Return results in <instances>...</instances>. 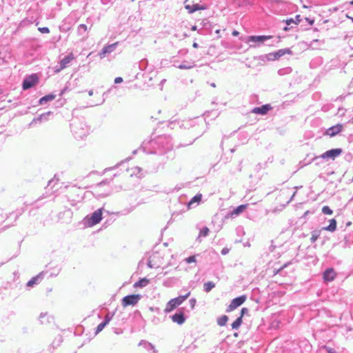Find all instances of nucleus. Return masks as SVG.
Segmentation results:
<instances>
[{
    "label": "nucleus",
    "instance_id": "47",
    "mask_svg": "<svg viewBox=\"0 0 353 353\" xmlns=\"http://www.w3.org/2000/svg\"><path fill=\"white\" fill-rule=\"evenodd\" d=\"M2 93V92L0 90V94Z\"/></svg>",
    "mask_w": 353,
    "mask_h": 353
},
{
    "label": "nucleus",
    "instance_id": "12",
    "mask_svg": "<svg viewBox=\"0 0 353 353\" xmlns=\"http://www.w3.org/2000/svg\"><path fill=\"white\" fill-rule=\"evenodd\" d=\"M272 108L270 104H265L261 107L254 108L252 110V112L255 114L264 115L267 114L269 110H272Z\"/></svg>",
    "mask_w": 353,
    "mask_h": 353
},
{
    "label": "nucleus",
    "instance_id": "41",
    "mask_svg": "<svg viewBox=\"0 0 353 353\" xmlns=\"http://www.w3.org/2000/svg\"><path fill=\"white\" fill-rule=\"evenodd\" d=\"M316 239H317V237H316V236H312V241H316Z\"/></svg>",
    "mask_w": 353,
    "mask_h": 353
},
{
    "label": "nucleus",
    "instance_id": "33",
    "mask_svg": "<svg viewBox=\"0 0 353 353\" xmlns=\"http://www.w3.org/2000/svg\"><path fill=\"white\" fill-rule=\"evenodd\" d=\"M228 252H229V249L227 248H224L221 250V254H223V255L228 254Z\"/></svg>",
    "mask_w": 353,
    "mask_h": 353
},
{
    "label": "nucleus",
    "instance_id": "2",
    "mask_svg": "<svg viewBox=\"0 0 353 353\" xmlns=\"http://www.w3.org/2000/svg\"><path fill=\"white\" fill-rule=\"evenodd\" d=\"M39 78L37 74H32L23 80L22 84V88L24 90H28L32 87H34L39 83Z\"/></svg>",
    "mask_w": 353,
    "mask_h": 353
},
{
    "label": "nucleus",
    "instance_id": "3",
    "mask_svg": "<svg viewBox=\"0 0 353 353\" xmlns=\"http://www.w3.org/2000/svg\"><path fill=\"white\" fill-rule=\"evenodd\" d=\"M140 294H131L124 296L121 300L122 306L126 307L129 305H135L141 299Z\"/></svg>",
    "mask_w": 353,
    "mask_h": 353
},
{
    "label": "nucleus",
    "instance_id": "8",
    "mask_svg": "<svg viewBox=\"0 0 353 353\" xmlns=\"http://www.w3.org/2000/svg\"><path fill=\"white\" fill-rule=\"evenodd\" d=\"M342 152L341 149L337 148V149H332L330 150H327L323 154L321 155V157L322 159H334L335 157H338Z\"/></svg>",
    "mask_w": 353,
    "mask_h": 353
},
{
    "label": "nucleus",
    "instance_id": "32",
    "mask_svg": "<svg viewBox=\"0 0 353 353\" xmlns=\"http://www.w3.org/2000/svg\"><path fill=\"white\" fill-rule=\"evenodd\" d=\"M123 81V79L121 77H117L115 78L114 79V83H120Z\"/></svg>",
    "mask_w": 353,
    "mask_h": 353
},
{
    "label": "nucleus",
    "instance_id": "24",
    "mask_svg": "<svg viewBox=\"0 0 353 353\" xmlns=\"http://www.w3.org/2000/svg\"><path fill=\"white\" fill-rule=\"evenodd\" d=\"M108 321H103V322L101 323L100 324H99L97 327L96 332L99 333L101 331H102L103 329L105 327V326L108 324Z\"/></svg>",
    "mask_w": 353,
    "mask_h": 353
},
{
    "label": "nucleus",
    "instance_id": "5",
    "mask_svg": "<svg viewBox=\"0 0 353 353\" xmlns=\"http://www.w3.org/2000/svg\"><path fill=\"white\" fill-rule=\"evenodd\" d=\"M246 300V296L242 295L241 296L234 299L230 304L228 305L226 312H230L235 310L239 306L241 305Z\"/></svg>",
    "mask_w": 353,
    "mask_h": 353
},
{
    "label": "nucleus",
    "instance_id": "31",
    "mask_svg": "<svg viewBox=\"0 0 353 353\" xmlns=\"http://www.w3.org/2000/svg\"><path fill=\"white\" fill-rule=\"evenodd\" d=\"M39 30L42 33H48L50 32L48 28H40Z\"/></svg>",
    "mask_w": 353,
    "mask_h": 353
},
{
    "label": "nucleus",
    "instance_id": "34",
    "mask_svg": "<svg viewBox=\"0 0 353 353\" xmlns=\"http://www.w3.org/2000/svg\"><path fill=\"white\" fill-rule=\"evenodd\" d=\"M305 20L309 23L310 25L312 26L314 23V19H311L310 18H305Z\"/></svg>",
    "mask_w": 353,
    "mask_h": 353
},
{
    "label": "nucleus",
    "instance_id": "26",
    "mask_svg": "<svg viewBox=\"0 0 353 353\" xmlns=\"http://www.w3.org/2000/svg\"><path fill=\"white\" fill-rule=\"evenodd\" d=\"M322 212L325 214L331 215L333 211L328 206H323L322 208Z\"/></svg>",
    "mask_w": 353,
    "mask_h": 353
},
{
    "label": "nucleus",
    "instance_id": "46",
    "mask_svg": "<svg viewBox=\"0 0 353 353\" xmlns=\"http://www.w3.org/2000/svg\"><path fill=\"white\" fill-rule=\"evenodd\" d=\"M350 19H352V21H353V17H350Z\"/></svg>",
    "mask_w": 353,
    "mask_h": 353
},
{
    "label": "nucleus",
    "instance_id": "14",
    "mask_svg": "<svg viewBox=\"0 0 353 353\" xmlns=\"http://www.w3.org/2000/svg\"><path fill=\"white\" fill-rule=\"evenodd\" d=\"M172 320L178 323L179 325H181L185 322V316L183 312L176 313L172 316Z\"/></svg>",
    "mask_w": 353,
    "mask_h": 353
},
{
    "label": "nucleus",
    "instance_id": "42",
    "mask_svg": "<svg viewBox=\"0 0 353 353\" xmlns=\"http://www.w3.org/2000/svg\"><path fill=\"white\" fill-rule=\"evenodd\" d=\"M92 94H93V91H92V90H90V91L89 92V95H90V96H91V95H92Z\"/></svg>",
    "mask_w": 353,
    "mask_h": 353
},
{
    "label": "nucleus",
    "instance_id": "48",
    "mask_svg": "<svg viewBox=\"0 0 353 353\" xmlns=\"http://www.w3.org/2000/svg\"><path fill=\"white\" fill-rule=\"evenodd\" d=\"M132 1H134V0H132Z\"/></svg>",
    "mask_w": 353,
    "mask_h": 353
},
{
    "label": "nucleus",
    "instance_id": "13",
    "mask_svg": "<svg viewBox=\"0 0 353 353\" xmlns=\"http://www.w3.org/2000/svg\"><path fill=\"white\" fill-rule=\"evenodd\" d=\"M292 51L290 49H281L277 52L270 54V57H272V59H278L281 57L284 56L285 54H291Z\"/></svg>",
    "mask_w": 353,
    "mask_h": 353
},
{
    "label": "nucleus",
    "instance_id": "16",
    "mask_svg": "<svg viewBox=\"0 0 353 353\" xmlns=\"http://www.w3.org/2000/svg\"><path fill=\"white\" fill-rule=\"evenodd\" d=\"M150 283V280L147 278H143L140 279L139 281L136 282L134 284V288H143L145 287Z\"/></svg>",
    "mask_w": 353,
    "mask_h": 353
},
{
    "label": "nucleus",
    "instance_id": "38",
    "mask_svg": "<svg viewBox=\"0 0 353 353\" xmlns=\"http://www.w3.org/2000/svg\"><path fill=\"white\" fill-rule=\"evenodd\" d=\"M294 22L293 19H288L286 21V23L288 25L290 24L291 23Z\"/></svg>",
    "mask_w": 353,
    "mask_h": 353
},
{
    "label": "nucleus",
    "instance_id": "11",
    "mask_svg": "<svg viewBox=\"0 0 353 353\" xmlns=\"http://www.w3.org/2000/svg\"><path fill=\"white\" fill-rule=\"evenodd\" d=\"M117 44H118V42H116L112 44L105 46L102 49V50L99 52V57L101 59L104 58L106 54L110 53L114 50Z\"/></svg>",
    "mask_w": 353,
    "mask_h": 353
},
{
    "label": "nucleus",
    "instance_id": "23",
    "mask_svg": "<svg viewBox=\"0 0 353 353\" xmlns=\"http://www.w3.org/2000/svg\"><path fill=\"white\" fill-rule=\"evenodd\" d=\"M202 195L201 194L195 195L188 203V206H190L195 202L199 203L201 200Z\"/></svg>",
    "mask_w": 353,
    "mask_h": 353
},
{
    "label": "nucleus",
    "instance_id": "28",
    "mask_svg": "<svg viewBox=\"0 0 353 353\" xmlns=\"http://www.w3.org/2000/svg\"><path fill=\"white\" fill-rule=\"evenodd\" d=\"M185 261L188 263H194L196 261V258L194 256H190L188 258L185 259Z\"/></svg>",
    "mask_w": 353,
    "mask_h": 353
},
{
    "label": "nucleus",
    "instance_id": "40",
    "mask_svg": "<svg viewBox=\"0 0 353 353\" xmlns=\"http://www.w3.org/2000/svg\"><path fill=\"white\" fill-rule=\"evenodd\" d=\"M193 48H198V44L196 43H194L193 45H192Z\"/></svg>",
    "mask_w": 353,
    "mask_h": 353
},
{
    "label": "nucleus",
    "instance_id": "39",
    "mask_svg": "<svg viewBox=\"0 0 353 353\" xmlns=\"http://www.w3.org/2000/svg\"><path fill=\"white\" fill-rule=\"evenodd\" d=\"M239 32L236 30H234L232 32V35H234V36H237V35H239Z\"/></svg>",
    "mask_w": 353,
    "mask_h": 353
},
{
    "label": "nucleus",
    "instance_id": "43",
    "mask_svg": "<svg viewBox=\"0 0 353 353\" xmlns=\"http://www.w3.org/2000/svg\"><path fill=\"white\" fill-rule=\"evenodd\" d=\"M192 30H196V26H193V27L192 28Z\"/></svg>",
    "mask_w": 353,
    "mask_h": 353
},
{
    "label": "nucleus",
    "instance_id": "20",
    "mask_svg": "<svg viewBox=\"0 0 353 353\" xmlns=\"http://www.w3.org/2000/svg\"><path fill=\"white\" fill-rule=\"evenodd\" d=\"M215 287V284L212 281H208L207 283H205L203 285L204 290L206 292H209L212 290V288Z\"/></svg>",
    "mask_w": 353,
    "mask_h": 353
},
{
    "label": "nucleus",
    "instance_id": "10",
    "mask_svg": "<svg viewBox=\"0 0 353 353\" xmlns=\"http://www.w3.org/2000/svg\"><path fill=\"white\" fill-rule=\"evenodd\" d=\"M343 125L341 124H337L334 125L326 130L325 134L330 137H334L341 132Z\"/></svg>",
    "mask_w": 353,
    "mask_h": 353
},
{
    "label": "nucleus",
    "instance_id": "15",
    "mask_svg": "<svg viewBox=\"0 0 353 353\" xmlns=\"http://www.w3.org/2000/svg\"><path fill=\"white\" fill-rule=\"evenodd\" d=\"M248 205V204H243V205H241L238 206L232 212H231L230 216H237V215L240 214L241 213H242L247 209Z\"/></svg>",
    "mask_w": 353,
    "mask_h": 353
},
{
    "label": "nucleus",
    "instance_id": "18",
    "mask_svg": "<svg viewBox=\"0 0 353 353\" xmlns=\"http://www.w3.org/2000/svg\"><path fill=\"white\" fill-rule=\"evenodd\" d=\"M54 98L55 96L54 94L46 95L39 99V104H43L48 101H52Z\"/></svg>",
    "mask_w": 353,
    "mask_h": 353
},
{
    "label": "nucleus",
    "instance_id": "30",
    "mask_svg": "<svg viewBox=\"0 0 353 353\" xmlns=\"http://www.w3.org/2000/svg\"><path fill=\"white\" fill-rule=\"evenodd\" d=\"M248 309L246 307H243L241 309L240 316H241V318H243V315L245 314H248Z\"/></svg>",
    "mask_w": 353,
    "mask_h": 353
},
{
    "label": "nucleus",
    "instance_id": "37",
    "mask_svg": "<svg viewBox=\"0 0 353 353\" xmlns=\"http://www.w3.org/2000/svg\"><path fill=\"white\" fill-rule=\"evenodd\" d=\"M327 350L328 353H336V352L332 348H327Z\"/></svg>",
    "mask_w": 353,
    "mask_h": 353
},
{
    "label": "nucleus",
    "instance_id": "4",
    "mask_svg": "<svg viewBox=\"0 0 353 353\" xmlns=\"http://www.w3.org/2000/svg\"><path fill=\"white\" fill-rule=\"evenodd\" d=\"M102 219V210L99 209L94 211L90 217H87L88 225L92 227L98 224Z\"/></svg>",
    "mask_w": 353,
    "mask_h": 353
},
{
    "label": "nucleus",
    "instance_id": "19",
    "mask_svg": "<svg viewBox=\"0 0 353 353\" xmlns=\"http://www.w3.org/2000/svg\"><path fill=\"white\" fill-rule=\"evenodd\" d=\"M185 7L190 13L194 12L200 9H202L201 8L199 7V6L198 4H193V5L186 4Z\"/></svg>",
    "mask_w": 353,
    "mask_h": 353
},
{
    "label": "nucleus",
    "instance_id": "9",
    "mask_svg": "<svg viewBox=\"0 0 353 353\" xmlns=\"http://www.w3.org/2000/svg\"><path fill=\"white\" fill-rule=\"evenodd\" d=\"M272 36H250L247 39L248 43H263L264 41L271 39Z\"/></svg>",
    "mask_w": 353,
    "mask_h": 353
},
{
    "label": "nucleus",
    "instance_id": "27",
    "mask_svg": "<svg viewBox=\"0 0 353 353\" xmlns=\"http://www.w3.org/2000/svg\"><path fill=\"white\" fill-rule=\"evenodd\" d=\"M38 276H34V277H32L27 283V285L28 287H32L36 283H37V279H38Z\"/></svg>",
    "mask_w": 353,
    "mask_h": 353
},
{
    "label": "nucleus",
    "instance_id": "7",
    "mask_svg": "<svg viewBox=\"0 0 353 353\" xmlns=\"http://www.w3.org/2000/svg\"><path fill=\"white\" fill-rule=\"evenodd\" d=\"M336 277V272L334 268L327 269L323 274V279L325 282H330L335 279Z\"/></svg>",
    "mask_w": 353,
    "mask_h": 353
},
{
    "label": "nucleus",
    "instance_id": "1",
    "mask_svg": "<svg viewBox=\"0 0 353 353\" xmlns=\"http://www.w3.org/2000/svg\"><path fill=\"white\" fill-rule=\"evenodd\" d=\"M190 292H188L187 294L184 296H180L179 297L172 299L167 303L166 307L165 309V312H170L174 310L177 306L180 305L185 300H186L190 296Z\"/></svg>",
    "mask_w": 353,
    "mask_h": 353
},
{
    "label": "nucleus",
    "instance_id": "36",
    "mask_svg": "<svg viewBox=\"0 0 353 353\" xmlns=\"http://www.w3.org/2000/svg\"><path fill=\"white\" fill-rule=\"evenodd\" d=\"M296 21L295 22L296 23H300V22H301V17H300V15H297V16L296 17Z\"/></svg>",
    "mask_w": 353,
    "mask_h": 353
},
{
    "label": "nucleus",
    "instance_id": "6",
    "mask_svg": "<svg viewBox=\"0 0 353 353\" xmlns=\"http://www.w3.org/2000/svg\"><path fill=\"white\" fill-rule=\"evenodd\" d=\"M75 59V57L72 52L69 53L67 56H65L63 59L60 61V68L57 70V72H59L61 70L65 68L68 63H70L72 61Z\"/></svg>",
    "mask_w": 353,
    "mask_h": 353
},
{
    "label": "nucleus",
    "instance_id": "17",
    "mask_svg": "<svg viewBox=\"0 0 353 353\" xmlns=\"http://www.w3.org/2000/svg\"><path fill=\"white\" fill-rule=\"evenodd\" d=\"M336 228V221L334 219L330 220V225L325 228V230L334 232Z\"/></svg>",
    "mask_w": 353,
    "mask_h": 353
},
{
    "label": "nucleus",
    "instance_id": "22",
    "mask_svg": "<svg viewBox=\"0 0 353 353\" xmlns=\"http://www.w3.org/2000/svg\"><path fill=\"white\" fill-rule=\"evenodd\" d=\"M228 320V317L226 315H223L218 319L217 323L220 326H223L227 323Z\"/></svg>",
    "mask_w": 353,
    "mask_h": 353
},
{
    "label": "nucleus",
    "instance_id": "35",
    "mask_svg": "<svg viewBox=\"0 0 353 353\" xmlns=\"http://www.w3.org/2000/svg\"><path fill=\"white\" fill-rule=\"evenodd\" d=\"M79 27L81 28L84 31H87L88 30L87 26L85 24H81Z\"/></svg>",
    "mask_w": 353,
    "mask_h": 353
},
{
    "label": "nucleus",
    "instance_id": "49",
    "mask_svg": "<svg viewBox=\"0 0 353 353\" xmlns=\"http://www.w3.org/2000/svg\"><path fill=\"white\" fill-rule=\"evenodd\" d=\"M352 181H353V176H352Z\"/></svg>",
    "mask_w": 353,
    "mask_h": 353
},
{
    "label": "nucleus",
    "instance_id": "45",
    "mask_svg": "<svg viewBox=\"0 0 353 353\" xmlns=\"http://www.w3.org/2000/svg\"><path fill=\"white\" fill-rule=\"evenodd\" d=\"M250 47L254 48V47H255V46L250 45Z\"/></svg>",
    "mask_w": 353,
    "mask_h": 353
},
{
    "label": "nucleus",
    "instance_id": "44",
    "mask_svg": "<svg viewBox=\"0 0 353 353\" xmlns=\"http://www.w3.org/2000/svg\"><path fill=\"white\" fill-rule=\"evenodd\" d=\"M308 212H309L308 211L305 212V215H307L308 214Z\"/></svg>",
    "mask_w": 353,
    "mask_h": 353
},
{
    "label": "nucleus",
    "instance_id": "25",
    "mask_svg": "<svg viewBox=\"0 0 353 353\" xmlns=\"http://www.w3.org/2000/svg\"><path fill=\"white\" fill-rule=\"evenodd\" d=\"M210 230L208 228H203L199 233V236H207L209 234Z\"/></svg>",
    "mask_w": 353,
    "mask_h": 353
},
{
    "label": "nucleus",
    "instance_id": "29",
    "mask_svg": "<svg viewBox=\"0 0 353 353\" xmlns=\"http://www.w3.org/2000/svg\"><path fill=\"white\" fill-rule=\"evenodd\" d=\"M193 68V65H185V64H181V65H179V69H182V70H184V69H191Z\"/></svg>",
    "mask_w": 353,
    "mask_h": 353
},
{
    "label": "nucleus",
    "instance_id": "21",
    "mask_svg": "<svg viewBox=\"0 0 353 353\" xmlns=\"http://www.w3.org/2000/svg\"><path fill=\"white\" fill-rule=\"evenodd\" d=\"M242 323V318L241 316H239L232 323V329L237 330L240 327V325Z\"/></svg>",
    "mask_w": 353,
    "mask_h": 353
}]
</instances>
